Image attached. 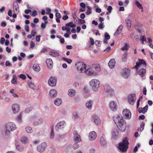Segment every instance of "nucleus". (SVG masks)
<instances>
[{
	"label": "nucleus",
	"instance_id": "nucleus-1",
	"mask_svg": "<svg viewBox=\"0 0 153 153\" xmlns=\"http://www.w3.org/2000/svg\"><path fill=\"white\" fill-rule=\"evenodd\" d=\"M113 118L115 124L117 125L118 128L121 131H125L126 129V125L125 121L123 120L121 116H117L116 117H114Z\"/></svg>",
	"mask_w": 153,
	"mask_h": 153
},
{
	"label": "nucleus",
	"instance_id": "nucleus-2",
	"mask_svg": "<svg viewBox=\"0 0 153 153\" xmlns=\"http://www.w3.org/2000/svg\"><path fill=\"white\" fill-rule=\"evenodd\" d=\"M128 139L126 137L123 138V142L119 144L118 149L121 151L126 152L128 148Z\"/></svg>",
	"mask_w": 153,
	"mask_h": 153
},
{
	"label": "nucleus",
	"instance_id": "nucleus-3",
	"mask_svg": "<svg viewBox=\"0 0 153 153\" xmlns=\"http://www.w3.org/2000/svg\"><path fill=\"white\" fill-rule=\"evenodd\" d=\"M16 128L15 124L12 122H9L5 126V133L7 135L9 134L11 131H13Z\"/></svg>",
	"mask_w": 153,
	"mask_h": 153
},
{
	"label": "nucleus",
	"instance_id": "nucleus-4",
	"mask_svg": "<svg viewBox=\"0 0 153 153\" xmlns=\"http://www.w3.org/2000/svg\"><path fill=\"white\" fill-rule=\"evenodd\" d=\"M90 84L93 90L96 91L100 87V82L97 79H93L90 82Z\"/></svg>",
	"mask_w": 153,
	"mask_h": 153
},
{
	"label": "nucleus",
	"instance_id": "nucleus-5",
	"mask_svg": "<svg viewBox=\"0 0 153 153\" xmlns=\"http://www.w3.org/2000/svg\"><path fill=\"white\" fill-rule=\"evenodd\" d=\"M76 66L79 72L83 73L86 68V65L82 62H79L76 64Z\"/></svg>",
	"mask_w": 153,
	"mask_h": 153
},
{
	"label": "nucleus",
	"instance_id": "nucleus-6",
	"mask_svg": "<svg viewBox=\"0 0 153 153\" xmlns=\"http://www.w3.org/2000/svg\"><path fill=\"white\" fill-rule=\"evenodd\" d=\"M146 65L145 62L144 60L143 59H138V61L136 63V65L134 67V68L137 69L141 67H146Z\"/></svg>",
	"mask_w": 153,
	"mask_h": 153
},
{
	"label": "nucleus",
	"instance_id": "nucleus-7",
	"mask_svg": "<svg viewBox=\"0 0 153 153\" xmlns=\"http://www.w3.org/2000/svg\"><path fill=\"white\" fill-rule=\"evenodd\" d=\"M136 99V94H132L129 95L128 97V101L129 103L131 105L134 103Z\"/></svg>",
	"mask_w": 153,
	"mask_h": 153
},
{
	"label": "nucleus",
	"instance_id": "nucleus-8",
	"mask_svg": "<svg viewBox=\"0 0 153 153\" xmlns=\"http://www.w3.org/2000/svg\"><path fill=\"white\" fill-rule=\"evenodd\" d=\"M123 115L126 119H129L131 117V113L130 111L128 109H124L123 111Z\"/></svg>",
	"mask_w": 153,
	"mask_h": 153
},
{
	"label": "nucleus",
	"instance_id": "nucleus-9",
	"mask_svg": "<svg viewBox=\"0 0 153 153\" xmlns=\"http://www.w3.org/2000/svg\"><path fill=\"white\" fill-rule=\"evenodd\" d=\"M57 81L56 78L53 77H51L48 81L49 85L51 86H54L56 85Z\"/></svg>",
	"mask_w": 153,
	"mask_h": 153
},
{
	"label": "nucleus",
	"instance_id": "nucleus-10",
	"mask_svg": "<svg viewBox=\"0 0 153 153\" xmlns=\"http://www.w3.org/2000/svg\"><path fill=\"white\" fill-rule=\"evenodd\" d=\"M92 69V71L94 72L95 75L97 74V72L100 71V65L98 64H94L92 65L91 67Z\"/></svg>",
	"mask_w": 153,
	"mask_h": 153
},
{
	"label": "nucleus",
	"instance_id": "nucleus-11",
	"mask_svg": "<svg viewBox=\"0 0 153 153\" xmlns=\"http://www.w3.org/2000/svg\"><path fill=\"white\" fill-rule=\"evenodd\" d=\"M66 123L64 121H61L58 123L56 126V131H58L59 129H61L63 128L65 125Z\"/></svg>",
	"mask_w": 153,
	"mask_h": 153
},
{
	"label": "nucleus",
	"instance_id": "nucleus-12",
	"mask_svg": "<svg viewBox=\"0 0 153 153\" xmlns=\"http://www.w3.org/2000/svg\"><path fill=\"white\" fill-rule=\"evenodd\" d=\"M97 137V134L95 131H93L90 132L89 134L88 138L91 141L95 140Z\"/></svg>",
	"mask_w": 153,
	"mask_h": 153
},
{
	"label": "nucleus",
	"instance_id": "nucleus-13",
	"mask_svg": "<svg viewBox=\"0 0 153 153\" xmlns=\"http://www.w3.org/2000/svg\"><path fill=\"white\" fill-rule=\"evenodd\" d=\"M92 120L95 124L97 126L100 125L101 123V121L99 117L97 116H93Z\"/></svg>",
	"mask_w": 153,
	"mask_h": 153
},
{
	"label": "nucleus",
	"instance_id": "nucleus-14",
	"mask_svg": "<svg viewBox=\"0 0 153 153\" xmlns=\"http://www.w3.org/2000/svg\"><path fill=\"white\" fill-rule=\"evenodd\" d=\"M46 146V143H43L37 147V150L40 152H42L45 150Z\"/></svg>",
	"mask_w": 153,
	"mask_h": 153
},
{
	"label": "nucleus",
	"instance_id": "nucleus-15",
	"mask_svg": "<svg viewBox=\"0 0 153 153\" xmlns=\"http://www.w3.org/2000/svg\"><path fill=\"white\" fill-rule=\"evenodd\" d=\"M74 141L76 143H78L81 141V139L80 138V136L78 134L77 131H74Z\"/></svg>",
	"mask_w": 153,
	"mask_h": 153
},
{
	"label": "nucleus",
	"instance_id": "nucleus-16",
	"mask_svg": "<svg viewBox=\"0 0 153 153\" xmlns=\"http://www.w3.org/2000/svg\"><path fill=\"white\" fill-rule=\"evenodd\" d=\"M13 11L15 13H18L19 11V5L16 2H14L13 4Z\"/></svg>",
	"mask_w": 153,
	"mask_h": 153
},
{
	"label": "nucleus",
	"instance_id": "nucleus-17",
	"mask_svg": "<svg viewBox=\"0 0 153 153\" xmlns=\"http://www.w3.org/2000/svg\"><path fill=\"white\" fill-rule=\"evenodd\" d=\"M12 109L14 114L17 113L19 110V106L18 104H15L12 106Z\"/></svg>",
	"mask_w": 153,
	"mask_h": 153
},
{
	"label": "nucleus",
	"instance_id": "nucleus-18",
	"mask_svg": "<svg viewBox=\"0 0 153 153\" xmlns=\"http://www.w3.org/2000/svg\"><path fill=\"white\" fill-rule=\"evenodd\" d=\"M84 73H85L87 75H95L94 74V72L92 71V69L91 67L86 69L85 68Z\"/></svg>",
	"mask_w": 153,
	"mask_h": 153
},
{
	"label": "nucleus",
	"instance_id": "nucleus-19",
	"mask_svg": "<svg viewBox=\"0 0 153 153\" xmlns=\"http://www.w3.org/2000/svg\"><path fill=\"white\" fill-rule=\"evenodd\" d=\"M105 92L107 94L110 95H112L114 93V90L110 87L107 86L105 88Z\"/></svg>",
	"mask_w": 153,
	"mask_h": 153
},
{
	"label": "nucleus",
	"instance_id": "nucleus-20",
	"mask_svg": "<svg viewBox=\"0 0 153 153\" xmlns=\"http://www.w3.org/2000/svg\"><path fill=\"white\" fill-rule=\"evenodd\" d=\"M100 142L101 146L103 147H106L107 145V143L104 137L103 136L100 137Z\"/></svg>",
	"mask_w": 153,
	"mask_h": 153
},
{
	"label": "nucleus",
	"instance_id": "nucleus-21",
	"mask_svg": "<svg viewBox=\"0 0 153 153\" xmlns=\"http://www.w3.org/2000/svg\"><path fill=\"white\" fill-rule=\"evenodd\" d=\"M109 106L110 109L113 111H114L117 109V105L113 101L109 103Z\"/></svg>",
	"mask_w": 153,
	"mask_h": 153
},
{
	"label": "nucleus",
	"instance_id": "nucleus-22",
	"mask_svg": "<svg viewBox=\"0 0 153 153\" xmlns=\"http://www.w3.org/2000/svg\"><path fill=\"white\" fill-rule=\"evenodd\" d=\"M148 107V105H146L143 108L141 107L139 108L138 109L139 112L140 113H142L143 114H145L147 111Z\"/></svg>",
	"mask_w": 153,
	"mask_h": 153
},
{
	"label": "nucleus",
	"instance_id": "nucleus-23",
	"mask_svg": "<svg viewBox=\"0 0 153 153\" xmlns=\"http://www.w3.org/2000/svg\"><path fill=\"white\" fill-rule=\"evenodd\" d=\"M46 63L48 68L51 69L53 66V63L52 60L51 59H47L46 60Z\"/></svg>",
	"mask_w": 153,
	"mask_h": 153
},
{
	"label": "nucleus",
	"instance_id": "nucleus-24",
	"mask_svg": "<svg viewBox=\"0 0 153 153\" xmlns=\"http://www.w3.org/2000/svg\"><path fill=\"white\" fill-rule=\"evenodd\" d=\"M50 97L52 98H55L57 96V92L55 90L52 89L49 92Z\"/></svg>",
	"mask_w": 153,
	"mask_h": 153
},
{
	"label": "nucleus",
	"instance_id": "nucleus-25",
	"mask_svg": "<svg viewBox=\"0 0 153 153\" xmlns=\"http://www.w3.org/2000/svg\"><path fill=\"white\" fill-rule=\"evenodd\" d=\"M43 122V119L40 118L38 120L35 121L33 122V125L34 126H38L42 124Z\"/></svg>",
	"mask_w": 153,
	"mask_h": 153
},
{
	"label": "nucleus",
	"instance_id": "nucleus-26",
	"mask_svg": "<svg viewBox=\"0 0 153 153\" xmlns=\"http://www.w3.org/2000/svg\"><path fill=\"white\" fill-rule=\"evenodd\" d=\"M115 61L114 59H111L109 61L108 65L111 68H113L115 66Z\"/></svg>",
	"mask_w": 153,
	"mask_h": 153
},
{
	"label": "nucleus",
	"instance_id": "nucleus-27",
	"mask_svg": "<svg viewBox=\"0 0 153 153\" xmlns=\"http://www.w3.org/2000/svg\"><path fill=\"white\" fill-rule=\"evenodd\" d=\"M33 69L36 72H39L41 70V68L39 64L37 63L33 64Z\"/></svg>",
	"mask_w": 153,
	"mask_h": 153
},
{
	"label": "nucleus",
	"instance_id": "nucleus-28",
	"mask_svg": "<svg viewBox=\"0 0 153 153\" xmlns=\"http://www.w3.org/2000/svg\"><path fill=\"white\" fill-rule=\"evenodd\" d=\"M68 94L70 97H74L76 94V91L74 90L71 89L68 90Z\"/></svg>",
	"mask_w": 153,
	"mask_h": 153
},
{
	"label": "nucleus",
	"instance_id": "nucleus-29",
	"mask_svg": "<svg viewBox=\"0 0 153 153\" xmlns=\"http://www.w3.org/2000/svg\"><path fill=\"white\" fill-rule=\"evenodd\" d=\"M130 72V70L128 69L125 68L121 72L122 75L126 77L127 76V75Z\"/></svg>",
	"mask_w": 153,
	"mask_h": 153
},
{
	"label": "nucleus",
	"instance_id": "nucleus-30",
	"mask_svg": "<svg viewBox=\"0 0 153 153\" xmlns=\"http://www.w3.org/2000/svg\"><path fill=\"white\" fill-rule=\"evenodd\" d=\"M146 70L145 69L141 68L139 71L138 74L142 77H143L146 74Z\"/></svg>",
	"mask_w": 153,
	"mask_h": 153
},
{
	"label": "nucleus",
	"instance_id": "nucleus-31",
	"mask_svg": "<svg viewBox=\"0 0 153 153\" xmlns=\"http://www.w3.org/2000/svg\"><path fill=\"white\" fill-rule=\"evenodd\" d=\"M54 102L55 105L57 106H59L61 105L62 103V100L60 98H56L54 100Z\"/></svg>",
	"mask_w": 153,
	"mask_h": 153
},
{
	"label": "nucleus",
	"instance_id": "nucleus-32",
	"mask_svg": "<svg viewBox=\"0 0 153 153\" xmlns=\"http://www.w3.org/2000/svg\"><path fill=\"white\" fill-rule=\"evenodd\" d=\"M49 54L53 56H58L59 55V53L57 51H51L49 53Z\"/></svg>",
	"mask_w": 153,
	"mask_h": 153
},
{
	"label": "nucleus",
	"instance_id": "nucleus-33",
	"mask_svg": "<svg viewBox=\"0 0 153 153\" xmlns=\"http://www.w3.org/2000/svg\"><path fill=\"white\" fill-rule=\"evenodd\" d=\"M122 29L123 26L122 25H120L117 28L116 31L114 33V35L116 36L121 33Z\"/></svg>",
	"mask_w": 153,
	"mask_h": 153
},
{
	"label": "nucleus",
	"instance_id": "nucleus-34",
	"mask_svg": "<svg viewBox=\"0 0 153 153\" xmlns=\"http://www.w3.org/2000/svg\"><path fill=\"white\" fill-rule=\"evenodd\" d=\"M93 102L91 100H89L86 103V107L89 109H91L92 108V105Z\"/></svg>",
	"mask_w": 153,
	"mask_h": 153
},
{
	"label": "nucleus",
	"instance_id": "nucleus-35",
	"mask_svg": "<svg viewBox=\"0 0 153 153\" xmlns=\"http://www.w3.org/2000/svg\"><path fill=\"white\" fill-rule=\"evenodd\" d=\"M135 4L137 5V7L139 9H141V12H143V7L142 4L138 1H136L134 2Z\"/></svg>",
	"mask_w": 153,
	"mask_h": 153
},
{
	"label": "nucleus",
	"instance_id": "nucleus-36",
	"mask_svg": "<svg viewBox=\"0 0 153 153\" xmlns=\"http://www.w3.org/2000/svg\"><path fill=\"white\" fill-rule=\"evenodd\" d=\"M112 137L113 138H116L118 135V132L116 129H114L112 132Z\"/></svg>",
	"mask_w": 153,
	"mask_h": 153
},
{
	"label": "nucleus",
	"instance_id": "nucleus-37",
	"mask_svg": "<svg viewBox=\"0 0 153 153\" xmlns=\"http://www.w3.org/2000/svg\"><path fill=\"white\" fill-rule=\"evenodd\" d=\"M65 26H68V27L72 28L75 27H76V25L74 24L72 22H71L68 23L66 24H65Z\"/></svg>",
	"mask_w": 153,
	"mask_h": 153
},
{
	"label": "nucleus",
	"instance_id": "nucleus-38",
	"mask_svg": "<svg viewBox=\"0 0 153 153\" xmlns=\"http://www.w3.org/2000/svg\"><path fill=\"white\" fill-rule=\"evenodd\" d=\"M132 21L131 19H129V17L126 20V22L128 27H131V25Z\"/></svg>",
	"mask_w": 153,
	"mask_h": 153
},
{
	"label": "nucleus",
	"instance_id": "nucleus-39",
	"mask_svg": "<svg viewBox=\"0 0 153 153\" xmlns=\"http://www.w3.org/2000/svg\"><path fill=\"white\" fill-rule=\"evenodd\" d=\"M127 52H125L124 54L122 56V61L125 62L126 61L127 57Z\"/></svg>",
	"mask_w": 153,
	"mask_h": 153
},
{
	"label": "nucleus",
	"instance_id": "nucleus-40",
	"mask_svg": "<svg viewBox=\"0 0 153 153\" xmlns=\"http://www.w3.org/2000/svg\"><path fill=\"white\" fill-rule=\"evenodd\" d=\"M16 79V76L15 75H14L11 80L12 83L13 84H16L17 83Z\"/></svg>",
	"mask_w": 153,
	"mask_h": 153
},
{
	"label": "nucleus",
	"instance_id": "nucleus-41",
	"mask_svg": "<svg viewBox=\"0 0 153 153\" xmlns=\"http://www.w3.org/2000/svg\"><path fill=\"white\" fill-rule=\"evenodd\" d=\"M145 125V123L144 122H142L140 125V128L138 129V131H142L144 129V126Z\"/></svg>",
	"mask_w": 153,
	"mask_h": 153
},
{
	"label": "nucleus",
	"instance_id": "nucleus-42",
	"mask_svg": "<svg viewBox=\"0 0 153 153\" xmlns=\"http://www.w3.org/2000/svg\"><path fill=\"white\" fill-rule=\"evenodd\" d=\"M21 140L22 142L25 143H27L28 141L27 138L25 137H22L21 138Z\"/></svg>",
	"mask_w": 153,
	"mask_h": 153
},
{
	"label": "nucleus",
	"instance_id": "nucleus-43",
	"mask_svg": "<svg viewBox=\"0 0 153 153\" xmlns=\"http://www.w3.org/2000/svg\"><path fill=\"white\" fill-rule=\"evenodd\" d=\"M17 149L19 151L21 152L24 150V148L21 145H19L16 146Z\"/></svg>",
	"mask_w": 153,
	"mask_h": 153
},
{
	"label": "nucleus",
	"instance_id": "nucleus-44",
	"mask_svg": "<svg viewBox=\"0 0 153 153\" xmlns=\"http://www.w3.org/2000/svg\"><path fill=\"white\" fill-rule=\"evenodd\" d=\"M140 37H141L140 40L142 41L141 43L142 44H144V42L146 41V38L144 35L143 36H141Z\"/></svg>",
	"mask_w": 153,
	"mask_h": 153
},
{
	"label": "nucleus",
	"instance_id": "nucleus-45",
	"mask_svg": "<svg viewBox=\"0 0 153 153\" xmlns=\"http://www.w3.org/2000/svg\"><path fill=\"white\" fill-rule=\"evenodd\" d=\"M25 130L27 132L31 133L32 132V128L29 126H27L26 127Z\"/></svg>",
	"mask_w": 153,
	"mask_h": 153
},
{
	"label": "nucleus",
	"instance_id": "nucleus-46",
	"mask_svg": "<svg viewBox=\"0 0 153 153\" xmlns=\"http://www.w3.org/2000/svg\"><path fill=\"white\" fill-rule=\"evenodd\" d=\"M62 59L68 63L70 64L72 62V60L70 59H68L65 58H63Z\"/></svg>",
	"mask_w": 153,
	"mask_h": 153
},
{
	"label": "nucleus",
	"instance_id": "nucleus-47",
	"mask_svg": "<svg viewBox=\"0 0 153 153\" xmlns=\"http://www.w3.org/2000/svg\"><path fill=\"white\" fill-rule=\"evenodd\" d=\"M33 109V108L32 107H29L26 108L25 111V112L26 113H28L30 112Z\"/></svg>",
	"mask_w": 153,
	"mask_h": 153
},
{
	"label": "nucleus",
	"instance_id": "nucleus-48",
	"mask_svg": "<svg viewBox=\"0 0 153 153\" xmlns=\"http://www.w3.org/2000/svg\"><path fill=\"white\" fill-rule=\"evenodd\" d=\"M128 49V45L127 44H125L123 47L122 48V50H127Z\"/></svg>",
	"mask_w": 153,
	"mask_h": 153
},
{
	"label": "nucleus",
	"instance_id": "nucleus-49",
	"mask_svg": "<svg viewBox=\"0 0 153 153\" xmlns=\"http://www.w3.org/2000/svg\"><path fill=\"white\" fill-rule=\"evenodd\" d=\"M29 86L30 88L32 89H33L34 88L35 86L33 84L32 82H30L29 83Z\"/></svg>",
	"mask_w": 153,
	"mask_h": 153
},
{
	"label": "nucleus",
	"instance_id": "nucleus-50",
	"mask_svg": "<svg viewBox=\"0 0 153 153\" xmlns=\"http://www.w3.org/2000/svg\"><path fill=\"white\" fill-rule=\"evenodd\" d=\"M38 14L36 10H34L33 11L31 15L33 17H35Z\"/></svg>",
	"mask_w": 153,
	"mask_h": 153
},
{
	"label": "nucleus",
	"instance_id": "nucleus-51",
	"mask_svg": "<svg viewBox=\"0 0 153 153\" xmlns=\"http://www.w3.org/2000/svg\"><path fill=\"white\" fill-rule=\"evenodd\" d=\"M48 17L46 16H44L43 18L42 19L44 21V22L45 24H47L48 22V21L47 20Z\"/></svg>",
	"mask_w": 153,
	"mask_h": 153
},
{
	"label": "nucleus",
	"instance_id": "nucleus-52",
	"mask_svg": "<svg viewBox=\"0 0 153 153\" xmlns=\"http://www.w3.org/2000/svg\"><path fill=\"white\" fill-rule=\"evenodd\" d=\"M54 137V133L53 131V128L51 127V137L53 138Z\"/></svg>",
	"mask_w": 153,
	"mask_h": 153
},
{
	"label": "nucleus",
	"instance_id": "nucleus-53",
	"mask_svg": "<svg viewBox=\"0 0 153 153\" xmlns=\"http://www.w3.org/2000/svg\"><path fill=\"white\" fill-rule=\"evenodd\" d=\"M105 37L106 39H108L110 38V36L107 33H105Z\"/></svg>",
	"mask_w": 153,
	"mask_h": 153
},
{
	"label": "nucleus",
	"instance_id": "nucleus-54",
	"mask_svg": "<svg viewBox=\"0 0 153 153\" xmlns=\"http://www.w3.org/2000/svg\"><path fill=\"white\" fill-rule=\"evenodd\" d=\"M19 77L23 79H25L26 78V76L25 75L21 74L19 76Z\"/></svg>",
	"mask_w": 153,
	"mask_h": 153
},
{
	"label": "nucleus",
	"instance_id": "nucleus-55",
	"mask_svg": "<svg viewBox=\"0 0 153 153\" xmlns=\"http://www.w3.org/2000/svg\"><path fill=\"white\" fill-rule=\"evenodd\" d=\"M145 116L143 115H142L139 117L138 119L140 120H143L145 119Z\"/></svg>",
	"mask_w": 153,
	"mask_h": 153
},
{
	"label": "nucleus",
	"instance_id": "nucleus-56",
	"mask_svg": "<svg viewBox=\"0 0 153 153\" xmlns=\"http://www.w3.org/2000/svg\"><path fill=\"white\" fill-rule=\"evenodd\" d=\"M5 41L4 38L3 37H1L0 40V43L2 45L4 44V42Z\"/></svg>",
	"mask_w": 153,
	"mask_h": 153
},
{
	"label": "nucleus",
	"instance_id": "nucleus-57",
	"mask_svg": "<svg viewBox=\"0 0 153 153\" xmlns=\"http://www.w3.org/2000/svg\"><path fill=\"white\" fill-rule=\"evenodd\" d=\"M71 33V32H70L69 33H68L67 32L64 35V36L66 38H68L69 37L70 34Z\"/></svg>",
	"mask_w": 153,
	"mask_h": 153
},
{
	"label": "nucleus",
	"instance_id": "nucleus-58",
	"mask_svg": "<svg viewBox=\"0 0 153 153\" xmlns=\"http://www.w3.org/2000/svg\"><path fill=\"white\" fill-rule=\"evenodd\" d=\"M112 8L111 6H109L107 8V10L108 11L109 13L111 12Z\"/></svg>",
	"mask_w": 153,
	"mask_h": 153
},
{
	"label": "nucleus",
	"instance_id": "nucleus-59",
	"mask_svg": "<svg viewBox=\"0 0 153 153\" xmlns=\"http://www.w3.org/2000/svg\"><path fill=\"white\" fill-rule=\"evenodd\" d=\"M104 27L103 23H101L99 25V28L100 29H102Z\"/></svg>",
	"mask_w": 153,
	"mask_h": 153
},
{
	"label": "nucleus",
	"instance_id": "nucleus-60",
	"mask_svg": "<svg viewBox=\"0 0 153 153\" xmlns=\"http://www.w3.org/2000/svg\"><path fill=\"white\" fill-rule=\"evenodd\" d=\"M22 119V116L21 114H19L18 116L17 119L19 122H20Z\"/></svg>",
	"mask_w": 153,
	"mask_h": 153
},
{
	"label": "nucleus",
	"instance_id": "nucleus-61",
	"mask_svg": "<svg viewBox=\"0 0 153 153\" xmlns=\"http://www.w3.org/2000/svg\"><path fill=\"white\" fill-rule=\"evenodd\" d=\"M40 36L39 35H37L36 36V41L39 42L40 41Z\"/></svg>",
	"mask_w": 153,
	"mask_h": 153
},
{
	"label": "nucleus",
	"instance_id": "nucleus-62",
	"mask_svg": "<svg viewBox=\"0 0 153 153\" xmlns=\"http://www.w3.org/2000/svg\"><path fill=\"white\" fill-rule=\"evenodd\" d=\"M32 12V11L30 10H26L25 11V14H28L29 13L31 12Z\"/></svg>",
	"mask_w": 153,
	"mask_h": 153
},
{
	"label": "nucleus",
	"instance_id": "nucleus-63",
	"mask_svg": "<svg viewBox=\"0 0 153 153\" xmlns=\"http://www.w3.org/2000/svg\"><path fill=\"white\" fill-rule=\"evenodd\" d=\"M47 24L42 23L41 25V27L42 29H44L46 27V24Z\"/></svg>",
	"mask_w": 153,
	"mask_h": 153
},
{
	"label": "nucleus",
	"instance_id": "nucleus-64",
	"mask_svg": "<svg viewBox=\"0 0 153 153\" xmlns=\"http://www.w3.org/2000/svg\"><path fill=\"white\" fill-rule=\"evenodd\" d=\"M95 150L94 148H92L89 150L90 153H94L95 152Z\"/></svg>",
	"mask_w": 153,
	"mask_h": 153
}]
</instances>
